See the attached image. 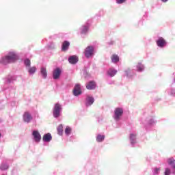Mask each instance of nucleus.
Returning a JSON list of instances; mask_svg holds the SVG:
<instances>
[{
    "instance_id": "obj_1",
    "label": "nucleus",
    "mask_w": 175,
    "mask_h": 175,
    "mask_svg": "<svg viewBox=\"0 0 175 175\" xmlns=\"http://www.w3.org/2000/svg\"><path fill=\"white\" fill-rule=\"evenodd\" d=\"M17 59H18V57H17L16 54L12 53L8 55L2 57L0 59V64L2 65H8V64H13V62H16Z\"/></svg>"
},
{
    "instance_id": "obj_2",
    "label": "nucleus",
    "mask_w": 175,
    "mask_h": 175,
    "mask_svg": "<svg viewBox=\"0 0 175 175\" xmlns=\"http://www.w3.org/2000/svg\"><path fill=\"white\" fill-rule=\"evenodd\" d=\"M94 49L92 46H88L85 48L84 51V55L86 58H92V57H94Z\"/></svg>"
},
{
    "instance_id": "obj_3",
    "label": "nucleus",
    "mask_w": 175,
    "mask_h": 175,
    "mask_svg": "<svg viewBox=\"0 0 175 175\" xmlns=\"http://www.w3.org/2000/svg\"><path fill=\"white\" fill-rule=\"evenodd\" d=\"M62 109L61 104L56 103L55 105V107L53 109V117H55V118H58V117L60 116Z\"/></svg>"
},
{
    "instance_id": "obj_4",
    "label": "nucleus",
    "mask_w": 175,
    "mask_h": 175,
    "mask_svg": "<svg viewBox=\"0 0 175 175\" xmlns=\"http://www.w3.org/2000/svg\"><path fill=\"white\" fill-rule=\"evenodd\" d=\"M123 113H124V110H122V108H116L114 119L116 120V121H118L121 116H122Z\"/></svg>"
},
{
    "instance_id": "obj_5",
    "label": "nucleus",
    "mask_w": 175,
    "mask_h": 175,
    "mask_svg": "<svg viewBox=\"0 0 175 175\" xmlns=\"http://www.w3.org/2000/svg\"><path fill=\"white\" fill-rule=\"evenodd\" d=\"M23 121L27 124L32 121V116L29 112L25 111L23 116Z\"/></svg>"
},
{
    "instance_id": "obj_6",
    "label": "nucleus",
    "mask_w": 175,
    "mask_h": 175,
    "mask_svg": "<svg viewBox=\"0 0 175 175\" xmlns=\"http://www.w3.org/2000/svg\"><path fill=\"white\" fill-rule=\"evenodd\" d=\"M73 94L75 96L81 94V86L80 84H76L73 90Z\"/></svg>"
},
{
    "instance_id": "obj_7",
    "label": "nucleus",
    "mask_w": 175,
    "mask_h": 175,
    "mask_svg": "<svg viewBox=\"0 0 175 175\" xmlns=\"http://www.w3.org/2000/svg\"><path fill=\"white\" fill-rule=\"evenodd\" d=\"M35 142H39L42 140V136L38 131H33L32 133Z\"/></svg>"
},
{
    "instance_id": "obj_8",
    "label": "nucleus",
    "mask_w": 175,
    "mask_h": 175,
    "mask_svg": "<svg viewBox=\"0 0 175 175\" xmlns=\"http://www.w3.org/2000/svg\"><path fill=\"white\" fill-rule=\"evenodd\" d=\"M87 90H95L96 88V83L94 81H90L88 83H86Z\"/></svg>"
},
{
    "instance_id": "obj_9",
    "label": "nucleus",
    "mask_w": 175,
    "mask_h": 175,
    "mask_svg": "<svg viewBox=\"0 0 175 175\" xmlns=\"http://www.w3.org/2000/svg\"><path fill=\"white\" fill-rule=\"evenodd\" d=\"M59 76H61V69L57 68L53 70V79L55 80H58Z\"/></svg>"
},
{
    "instance_id": "obj_10",
    "label": "nucleus",
    "mask_w": 175,
    "mask_h": 175,
    "mask_svg": "<svg viewBox=\"0 0 175 175\" xmlns=\"http://www.w3.org/2000/svg\"><path fill=\"white\" fill-rule=\"evenodd\" d=\"M157 44L159 47H164V46H166V41L163 38L160 37L157 41Z\"/></svg>"
},
{
    "instance_id": "obj_11",
    "label": "nucleus",
    "mask_w": 175,
    "mask_h": 175,
    "mask_svg": "<svg viewBox=\"0 0 175 175\" xmlns=\"http://www.w3.org/2000/svg\"><path fill=\"white\" fill-rule=\"evenodd\" d=\"M69 46H70V43L68 41H64L62 45V51H67L69 49Z\"/></svg>"
},
{
    "instance_id": "obj_12",
    "label": "nucleus",
    "mask_w": 175,
    "mask_h": 175,
    "mask_svg": "<svg viewBox=\"0 0 175 175\" xmlns=\"http://www.w3.org/2000/svg\"><path fill=\"white\" fill-rule=\"evenodd\" d=\"M68 62H70V64H77V62H79V57H77V56L76 55L70 56L68 58Z\"/></svg>"
},
{
    "instance_id": "obj_13",
    "label": "nucleus",
    "mask_w": 175,
    "mask_h": 175,
    "mask_svg": "<svg viewBox=\"0 0 175 175\" xmlns=\"http://www.w3.org/2000/svg\"><path fill=\"white\" fill-rule=\"evenodd\" d=\"M51 139H53V137L50 133L45 134L42 137V140L46 142H51Z\"/></svg>"
},
{
    "instance_id": "obj_14",
    "label": "nucleus",
    "mask_w": 175,
    "mask_h": 175,
    "mask_svg": "<svg viewBox=\"0 0 175 175\" xmlns=\"http://www.w3.org/2000/svg\"><path fill=\"white\" fill-rule=\"evenodd\" d=\"M111 62L114 64H117V62H119L120 61V57H118V55H113L111 57Z\"/></svg>"
},
{
    "instance_id": "obj_15",
    "label": "nucleus",
    "mask_w": 175,
    "mask_h": 175,
    "mask_svg": "<svg viewBox=\"0 0 175 175\" xmlns=\"http://www.w3.org/2000/svg\"><path fill=\"white\" fill-rule=\"evenodd\" d=\"M109 76H110L111 77H113V76H116V75H117V70H116L115 69L113 68H110L108 72H107Z\"/></svg>"
},
{
    "instance_id": "obj_16",
    "label": "nucleus",
    "mask_w": 175,
    "mask_h": 175,
    "mask_svg": "<svg viewBox=\"0 0 175 175\" xmlns=\"http://www.w3.org/2000/svg\"><path fill=\"white\" fill-rule=\"evenodd\" d=\"M58 135H59L60 136H62V135L64 134V126H62V124H59L57 129Z\"/></svg>"
},
{
    "instance_id": "obj_17",
    "label": "nucleus",
    "mask_w": 175,
    "mask_h": 175,
    "mask_svg": "<svg viewBox=\"0 0 175 175\" xmlns=\"http://www.w3.org/2000/svg\"><path fill=\"white\" fill-rule=\"evenodd\" d=\"M41 75L44 79H46L47 77V70L44 68H41Z\"/></svg>"
},
{
    "instance_id": "obj_18",
    "label": "nucleus",
    "mask_w": 175,
    "mask_h": 175,
    "mask_svg": "<svg viewBox=\"0 0 175 175\" xmlns=\"http://www.w3.org/2000/svg\"><path fill=\"white\" fill-rule=\"evenodd\" d=\"M103 140H105V135H98L96 137V141L98 143H100L102 142H103Z\"/></svg>"
},
{
    "instance_id": "obj_19",
    "label": "nucleus",
    "mask_w": 175,
    "mask_h": 175,
    "mask_svg": "<svg viewBox=\"0 0 175 175\" xmlns=\"http://www.w3.org/2000/svg\"><path fill=\"white\" fill-rule=\"evenodd\" d=\"M87 102L88 103L89 106H91V105H92L94 102V98L91 97V96H88Z\"/></svg>"
},
{
    "instance_id": "obj_20",
    "label": "nucleus",
    "mask_w": 175,
    "mask_h": 175,
    "mask_svg": "<svg viewBox=\"0 0 175 175\" xmlns=\"http://www.w3.org/2000/svg\"><path fill=\"white\" fill-rule=\"evenodd\" d=\"M8 169H9V165L6 164V163H3L1 164V167H0V170H8Z\"/></svg>"
},
{
    "instance_id": "obj_21",
    "label": "nucleus",
    "mask_w": 175,
    "mask_h": 175,
    "mask_svg": "<svg viewBox=\"0 0 175 175\" xmlns=\"http://www.w3.org/2000/svg\"><path fill=\"white\" fill-rule=\"evenodd\" d=\"M137 72H142V70H144V66L142 64H138L137 66Z\"/></svg>"
},
{
    "instance_id": "obj_22",
    "label": "nucleus",
    "mask_w": 175,
    "mask_h": 175,
    "mask_svg": "<svg viewBox=\"0 0 175 175\" xmlns=\"http://www.w3.org/2000/svg\"><path fill=\"white\" fill-rule=\"evenodd\" d=\"M130 140L131 142V144H133V143H135V140H136V135L131 134L130 135Z\"/></svg>"
},
{
    "instance_id": "obj_23",
    "label": "nucleus",
    "mask_w": 175,
    "mask_h": 175,
    "mask_svg": "<svg viewBox=\"0 0 175 175\" xmlns=\"http://www.w3.org/2000/svg\"><path fill=\"white\" fill-rule=\"evenodd\" d=\"M35 72H36V67H31L29 68V73H30V75H33Z\"/></svg>"
},
{
    "instance_id": "obj_24",
    "label": "nucleus",
    "mask_w": 175,
    "mask_h": 175,
    "mask_svg": "<svg viewBox=\"0 0 175 175\" xmlns=\"http://www.w3.org/2000/svg\"><path fill=\"white\" fill-rule=\"evenodd\" d=\"M66 135H70V132H72V129L69 126H67L64 131Z\"/></svg>"
},
{
    "instance_id": "obj_25",
    "label": "nucleus",
    "mask_w": 175,
    "mask_h": 175,
    "mask_svg": "<svg viewBox=\"0 0 175 175\" xmlns=\"http://www.w3.org/2000/svg\"><path fill=\"white\" fill-rule=\"evenodd\" d=\"M25 65L26 66H31V60H29V59H26L25 60Z\"/></svg>"
},
{
    "instance_id": "obj_26",
    "label": "nucleus",
    "mask_w": 175,
    "mask_h": 175,
    "mask_svg": "<svg viewBox=\"0 0 175 175\" xmlns=\"http://www.w3.org/2000/svg\"><path fill=\"white\" fill-rule=\"evenodd\" d=\"M174 162H175V159L173 158L168 159V160H167V163L170 165H173V163H174Z\"/></svg>"
},
{
    "instance_id": "obj_27",
    "label": "nucleus",
    "mask_w": 175,
    "mask_h": 175,
    "mask_svg": "<svg viewBox=\"0 0 175 175\" xmlns=\"http://www.w3.org/2000/svg\"><path fill=\"white\" fill-rule=\"evenodd\" d=\"M164 174L165 175H170L171 174L170 169V168H165Z\"/></svg>"
},
{
    "instance_id": "obj_28",
    "label": "nucleus",
    "mask_w": 175,
    "mask_h": 175,
    "mask_svg": "<svg viewBox=\"0 0 175 175\" xmlns=\"http://www.w3.org/2000/svg\"><path fill=\"white\" fill-rule=\"evenodd\" d=\"M88 31V27L83 26V29L81 31V33H85Z\"/></svg>"
},
{
    "instance_id": "obj_29",
    "label": "nucleus",
    "mask_w": 175,
    "mask_h": 175,
    "mask_svg": "<svg viewBox=\"0 0 175 175\" xmlns=\"http://www.w3.org/2000/svg\"><path fill=\"white\" fill-rule=\"evenodd\" d=\"M160 171H161V168H155L154 174H158V173H159Z\"/></svg>"
},
{
    "instance_id": "obj_30",
    "label": "nucleus",
    "mask_w": 175,
    "mask_h": 175,
    "mask_svg": "<svg viewBox=\"0 0 175 175\" xmlns=\"http://www.w3.org/2000/svg\"><path fill=\"white\" fill-rule=\"evenodd\" d=\"M125 1H126V0H117L116 1H117V3L121 4V3H124V2H125Z\"/></svg>"
},
{
    "instance_id": "obj_31",
    "label": "nucleus",
    "mask_w": 175,
    "mask_h": 175,
    "mask_svg": "<svg viewBox=\"0 0 175 175\" xmlns=\"http://www.w3.org/2000/svg\"><path fill=\"white\" fill-rule=\"evenodd\" d=\"M129 72H131V68H128V70L125 71L126 76H128L129 75Z\"/></svg>"
},
{
    "instance_id": "obj_32",
    "label": "nucleus",
    "mask_w": 175,
    "mask_h": 175,
    "mask_svg": "<svg viewBox=\"0 0 175 175\" xmlns=\"http://www.w3.org/2000/svg\"><path fill=\"white\" fill-rule=\"evenodd\" d=\"M163 2L165 3L167 2L168 0H161Z\"/></svg>"
},
{
    "instance_id": "obj_33",
    "label": "nucleus",
    "mask_w": 175,
    "mask_h": 175,
    "mask_svg": "<svg viewBox=\"0 0 175 175\" xmlns=\"http://www.w3.org/2000/svg\"><path fill=\"white\" fill-rule=\"evenodd\" d=\"M1 133H0V137H1Z\"/></svg>"
}]
</instances>
